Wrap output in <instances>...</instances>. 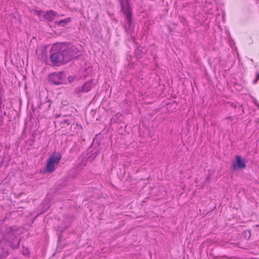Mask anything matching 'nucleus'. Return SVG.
I'll use <instances>...</instances> for the list:
<instances>
[{"mask_svg": "<svg viewBox=\"0 0 259 259\" xmlns=\"http://www.w3.org/2000/svg\"><path fill=\"white\" fill-rule=\"evenodd\" d=\"M66 47L62 46V44L54 45L50 51V59L52 63L55 65H58L61 63L67 62L65 60V56L64 52L65 51Z\"/></svg>", "mask_w": 259, "mask_h": 259, "instance_id": "obj_1", "label": "nucleus"}, {"mask_svg": "<svg viewBox=\"0 0 259 259\" xmlns=\"http://www.w3.org/2000/svg\"><path fill=\"white\" fill-rule=\"evenodd\" d=\"M121 11L125 18V29L126 31L131 27L132 18V9L130 6L128 0H119Z\"/></svg>", "mask_w": 259, "mask_h": 259, "instance_id": "obj_2", "label": "nucleus"}, {"mask_svg": "<svg viewBox=\"0 0 259 259\" xmlns=\"http://www.w3.org/2000/svg\"><path fill=\"white\" fill-rule=\"evenodd\" d=\"M62 45L66 47L65 51L64 52V53L65 56V60L67 62L79 55V49L76 46L67 43H62Z\"/></svg>", "mask_w": 259, "mask_h": 259, "instance_id": "obj_3", "label": "nucleus"}, {"mask_svg": "<svg viewBox=\"0 0 259 259\" xmlns=\"http://www.w3.org/2000/svg\"><path fill=\"white\" fill-rule=\"evenodd\" d=\"M61 158V155L59 153L52 154L47 160L46 171L48 172H52L55 169V165L58 164Z\"/></svg>", "mask_w": 259, "mask_h": 259, "instance_id": "obj_4", "label": "nucleus"}, {"mask_svg": "<svg viewBox=\"0 0 259 259\" xmlns=\"http://www.w3.org/2000/svg\"><path fill=\"white\" fill-rule=\"evenodd\" d=\"M16 237L13 233L12 229L10 227L6 229V233L3 234L0 232V243L1 247H4L3 245L6 243L11 244L12 242L14 241Z\"/></svg>", "mask_w": 259, "mask_h": 259, "instance_id": "obj_5", "label": "nucleus"}, {"mask_svg": "<svg viewBox=\"0 0 259 259\" xmlns=\"http://www.w3.org/2000/svg\"><path fill=\"white\" fill-rule=\"evenodd\" d=\"M50 81L55 84H62L65 81V75L63 72L54 73L49 76Z\"/></svg>", "mask_w": 259, "mask_h": 259, "instance_id": "obj_6", "label": "nucleus"}, {"mask_svg": "<svg viewBox=\"0 0 259 259\" xmlns=\"http://www.w3.org/2000/svg\"><path fill=\"white\" fill-rule=\"evenodd\" d=\"M246 166L245 163L242 159V158L239 155L236 156V160L232 163V167L234 170L237 169H242L245 168Z\"/></svg>", "mask_w": 259, "mask_h": 259, "instance_id": "obj_7", "label": "nucleus"}, {"mask_svg": "<svg viewBox=\"0 0 259 259\" xmlns=\"http://www.w3.org/2000/svg\"><path fill=\"white\" fill-rule=\"evenodd\" d=\"M58 14L53 11V10H50L47 11L46 14L44 15V18L49 21H53L55 17L58 16Z\"/></svg>", "mask_w": 259, "mask_h": 259, "instance_id": "obj_8", "label": "nucleus"}, {"mask_svg": "<svg viewBox=\"0 0 259 259\" xmlns=\"http://www.w3.org/2000/svg\"><path fill=\"white\" fill-rule=\"evenodd\" d=\"M93 87V81L91 80L90 81L85 82L83 87H82V92H88L91 90Z\"/></svg>", "mask_w": 259, "mask_h": 259, "instance_id": "obj_9", "label": "nucleus"}, {"mask_svg": "<svg viewBox=\"0 0 259 259\" xmlns=\"http://www.w3.org/2000/svg\"><path fill=\"white\" fill-rule=\"evenodd\" d=\"M62 127H65L66 125L70 124V120L68 119H63L59 121Z\"/></svg>", "mask_w": 259, "mask_h": 259, "instance_id": "obj_10", "label": "nucleus"}, {"mask_svg": "<svg viewBox=\"0 0 259 259\" xmlns=\"http://www.w3.org/2000/svg\"><path fill=\"white\" fill-rule=\"evenodd\" d=\"M70 21V18H67L64 20H61L60 21H59L58 22V24L59 25H61L62 23H67L69 22Z\"/></svg>", "mask_w": 259, "mask_h": 259, "instance_id": "obj_11", "label": "nucleus"}, {"mask_svg": "<svg viewBox=\"0 0 259 259\" xmlns=\"http://www.w3.org/2000/svg\"><path fill=\"white\" fill-rule=\"evenodd\" d=\"M42 13H43V12L41 11H39V10H34V14L37 16H40L42 14Z\"/></svg>", "mask_w": 259, "mask_h": 259, "instance_id": "obj_12", "label": "nucleus"}, {"mask_svg": "<svg viewBox=\"0 0 259 259\" xmlns=\"http://www.w3.org/2000/svg\"><path fill=\"white\" fill-rule=\"evenodd\" d=\"M258 80V79H257V78H256V77H255V78L254 79V80H253V83L254 84L256 83L257 82V80Z\"/></svg>", "mask_w": 259, "mask_h": 259, "instance_id": "obj_13", "label": "nucleus"}, {"mask_svg": "<svg viewBox=\"0 0 259 259\" xmlns=\"http://www.w3.org/2000/svg\"><path fill=\"white\" fill-rule=\"evenodd\" d=\"M256 77L257 79H259V72H257L256 75Z\"/></svg>", "mask_w": 259, "mask_h": 259, "instance_id": "obj_14", "label": "nucleus"}]
</instances>
